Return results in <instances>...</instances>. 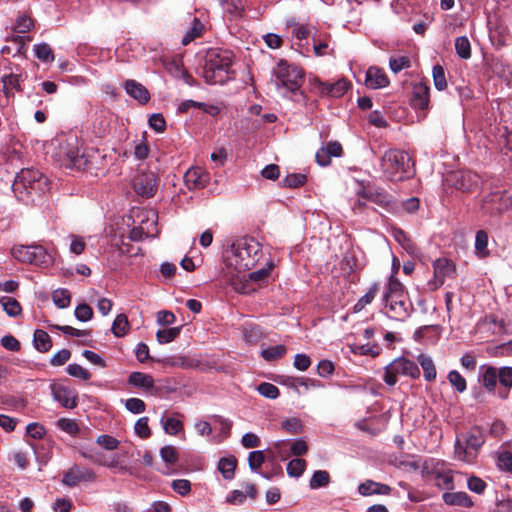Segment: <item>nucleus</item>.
<instances>
[{
  "label": "nucleus",
  "instance_id": "f257e3e1",
  "mask_svg": "<svg viewBox=\"0 0 512 512\" xmlns=\"http://www.w3.org/2000/svg\"><path fill=\"white\" fill-rule=\"evenodd\" d=\"M260 252V243L252 237H244L233 243L225 254L227 276L230 280L253 268L259 260Z\"/></svg>",
  "mask_w": 512,
  "mask_h": 512
},
{
  "label": "nucleus",
  "instance_id": "f03ea898",
  "mask_svg": "<svg viewBox=\"0 0 512 512\" xmlns=\"http://www.w3.org/2000/svg\"><path fill=\"white\" fill-rule=\"evenodd\" d=\"M234 54L232 51L222 48L209 49L204 57L202 76L207 84H224L230 78Z\"/></svg>",
  "mask_w": 512,
  "mask_h": 512
},
{
  "label": "nucleus",
  "instance_id": "7ed1b4c3",
  "mask_svg": "<svg viewBox=\"0 0 512 512\" xmlns=\"http://www.w3.org/2000/svg\"><path fill=\"white\" fill-rule=\"evenodd\" d=\"M385 314L392 320L405 321L414 311V306L404 286L393 275L390 276L383 295Z\"/></svg>",
  "mask_w": 512,
  "mask_h": 512
},
{
  "label": "nucleus",
  "instance_id": "20e7f679",
  "mask_svg": "<svg viewBox=\"0 0 512 512\" xmlns=\"http://www.w3.org/2000/svg\"><path fill=\"white\" fill-rule=\"evenodd\" d=\"M61 165L72 170H84L89 159L82 149V142L75 133L60 134L55 138Z\"/></svg>",
  "mask_w": 512,
  "mask_h": 512
},
{
  "label": "nucleus",
  "instance_id": "39448f33",
  "mask_svg": "<svg viewBox=\"0 0 512 512\" xmlns=\"http://www.w3.org/2000/svg\"><path fill=\"white\" fill-rule=\"evenodd\" d=\"M380 168L383 177L389 181H403L413 175L411 157L399 149L385 151L381 157Z\"/></svg>",
  "mask_w": 512,
  "mask_h": 512
},
{
  "label": "nucleus",
  "instance_id": "423d86ee",
  "mask_svg": "<svg viewBox=\"0 0 512 512\" xmlns=\"http://www.w3.org/2000/svg\"><path fill=\"white\" fill-rule=\"evenodd\" d=\"M480 371L479 380L489 393H494L502 400L509 398L512 388V367L496 368L484 365L481 366Z\"/></svg>",
  "mask_w": 512,
  "mask_h": 512
},
{
  "label": "nucleus",
  "instance_id": "0eeeda50",
  "mask_svg": "<svg viewBox=\"0 0 512 512\" xmlns=\"http://www.w3.org/2000/svg\"><path fill=\"white\" fill-rule=\"evenodd\" d=\"M12 189L18 198L23 199L25 196L44 193L49 189V181L39 170L26 168L16 175Z\"/></svg>",
  "mask_w": 512,
  "mask_h": 512
},
{
  "label": "nucleus",
  "instance_id": "6e6552de",
  "mask_svg": "<svg viewBox=\"0 0 512 512\" xmlns=\"http://www.w3.org/2000/svg\"><path fill=\"white\" fill-rule=\"evenodd\" d=\"M484 442V434L479 429L458 435L454 445L455 457L467 464L475 463Z\"/></svg>",
  "mask_w": 512,
  "mask_h": 512
},
{
  "label": "nucleus",
  "instance_id": "1a4fd4ad",
  "mask_svg": "<svg viewBox=\"0 0 512 512\" xmlns=\"http://www.w3.org/2000/svg\"><path fill=\"white\" fill-rule=\"evenodd\" d=\"M275 85L278 89L296 93L304 83V71L301 67L290 64L286 60H280L273 69Z\"/></svg>",
  "mask_w": 512,
  "mask_h": 512
},
{
  "label": "nucleus",
  "instance_id": "9d476101",
  "mask_svg": "<svg viewBox=\"0 0 512 512\" xmlns=\"http://www.w3.org/2000/svg\"><path fill=\"white\" fill-rule=\"evenodd\" d=\"M398 376H409L412 379H417L420 376V370L413 361L400 357L385 367L383 380L387 385L393 386L397 383Z\"/></svg>",
  "mask_w": 512,
  "mask_h": 512
},
{
  "label": "nucleus",
  "instance_id": "9b49d317",
  "mask_svg": "<svg viewBox=\"0 0 512 512\" xmlns=\"http://www.w3.org/2000/svg\"><path fill=\"white\" fill-rule=\"evenodd\" d=\"M12 256L19 262L41 265L48 261V253L41 245H15L11 249Z\"/></svg>",
  "mask_w": 512,
  "mask_h": 512
},
{
  "label": "nucleus",
  "instance_id": "f8f14e48",
  "mask_svg": "<svg viewBox=\"0 0 512 512\" xmlns=\"http://www.w3.org/2000/svg\"><path fill=\"white\" fill-rule=\"evenodd\" d=\"M158 178L154 172H140L133 179L135 192L143 197H153L157 190Z\"/></svg>",
  "mask_w": 512,
  "mask_h": 512
},
{
  "label": "nucleus",
  "instance_id": "ddd939ff",
  "mask_svg": "<svg viewBox=\"0 0 512 512\" xmlns=\"http://www.w3.org/2000/svg\"><path fill=\"white\" fill-rule=\"evenodd\" d=\"M434 277L428 282L431 290H436L442 286L447 277H451L455 272V265L447 258H439L433 263Z\"/></svg>",
  "mask_w": 512,
  "mask_h": 512
},
{
  "label": "nucleus",
  "instance_id": "4468645a",
  "mask_svg": "<svg viewBox=\"0 0 512 512\" xmlns=\"http://www.w3.org/2000/svg\"><path fill=\"white\" fill-rule=\"evenodd\" d=\"M447 181L458 190L472 191L478 186V176L471 171L451 172Z\"/></svg>",
  "mask_w": 512,
  "mask_h": 512
},
{
  "label": "nucleus",
  "instance_id": "2eb2a0df",
  "mask_svg": "<svg viewBox=\"0 0 512 512\" xmlns=\"http://www.w3.org/2000/svg\"><path fill=\"white\" fill-rule=\"evenodd\" d=\"M94 479L95 474L92 470L78 465H73L64 474L62 482L69 487H74L80 482L93 481Z\"/></svg>",
  "mask_w": 512,
  "mask_h": 512
},
{
  "label": "nucleus",
  "instance_id": "dca6fc26",
  "mask_svg": "<svg viewBox=\"0 0 512 512\" xmlns=\"http://www.w3.org/2000/svg\"><path fill=\"white\" fill-rule=\"evenodd\" d=\"M359 196L375 203L376 205L391 211L395 208V202L391 195L384 190H362Z\"/></svg>",
  "mask_w": 512,
  "mask_h": 512
},
{
  "label": "nucleus",
  "instance_id": "f3484780",
  "mask_svg": "<svg viewBox=\"0 0 512 512\" xmlns=\"http://www.w3.org/2000/svg\"><path fill=\"white\" fill-rule=\"evenodd\" d=\"M185 184L189 190L201 189L208 185L209 173L201 167L189 169L184 176Z\"/></svg>",
  "mask_w": 512,
  "mask_h": 512
},
{
  "label": "nucleus",
  "instance_id": "a211bd4d",
  "mask_svg": "<svg viewBox=\"0 0 512 512\" xmlns=\"http://www.w3.org/2000/svg\"><path fill=\"white\" fill-rule=\"evenodd\" d=\"M365 85L370 89H380L389 85V79L383 69L371 66L366 72Z\"/></svg>",
  "mask_w": 512,
  "mask_h": 512
},
{
  "label": "nucleus",
  "instance_id": "6ab92c4d",
  "mask_svg": "<svg viewBox=\"0 0 512 512\" xmlns=\"http://www.w3.org/2000/svg\"><path fill=\"white\" fill-rule=\"evenodd\" d=\"M429 87L422 82L413 86L411 103L415 109L425 110L429 105Z\"/></svg>",
  "mask_w": 512,
  "mask_h": 512
},
{
  "label": "nucleus",
  "instance_id": "aec40b11",
  "mask_svg": "<svg viewBox=\"0 0 512 512\" xmlns=\"http://www.w3.org/2000/svg\"><path fill=\"white\" fill-rule=\"evenodd\" d=\"M358 493L362 496L389 495L391 487L387 484L366 480L358 485Z\"/></svg>",
  "mask_w": 512,
  "mask_h": 512
},
{
  "label": "nucleus",
  "instance_id": "412c9836",
  "mask_svg": "<svg viewBox=\"0 0 512 512\" xmlns=\"http://www.w3.org/2000/svg\"><path fill=\"white\" fill-rule=\"evenodd\" d=\"M53 397L63 407L73 409L77 406V394L75 391L63 387L55 386L52 388Z\"/></svg>",
  "mask_w": 512,
  "mask_h": 512
},
{
  "label": "nucleus",
  "instance_id": "4be33fe9",
  "mask_svg": "<svg viewBox=\"0 0 512 512\" xmlns=\"http://www.w3.org/2000/svg\"><path fill=\"white\" fill-rule=\"evenodd\" d=\"M124 87L127 94L138 100L140 103L145 104L149 101L150 94L141 83L135 80H127Z\"/></svg>",
  "mask_w": 512,
  "mask_h": 512
},
{
  "label": "nucleus",
  "instance_id": "5701e85b",
  "mask_svg": "<svg viewBox=\"0 0 512 512\" xmlns=\"http://www.w3.org/2000/svg\"><path fill=\"white\" fill-rule=\"evenodd\" d=\"M502 195L498 192L491 193L483 200L481 210L484 214L490 216L499 215L502 211L501 200Z\"/></svg>",
  "mask_w": 512,
  "mask_h": 512
},
{
  "label": "nucleus",
  "instance_id": "b1692460",
  "mask_svg": "<svg viewBox=\"0 0 512 512\" xmlns=\"http://www.w3.org/2000/svg\"><path fill=\"white\" fill-rule=\"evenodd\" d=\"M128 383L132 386L150 391L154 388V379L151 375L142 372H132L129 375Z\"/></svg>",
  "mask_w": 512,
  "mask_h": 512
},
{
  "label": "nucleus",
  "instance_id": "393cba45",
  "mask_svg": "<svg viewBox=\"0 0 512 512\" xmlns=\"http://www.w3.org/2000/svg\"><path fill=\"white\" fill-rule=\"evenodd\" d=\"M443 500L451 506L471 507L473 502L466 492H446L443 494Z\"/></svg>",
  "mask_w": 512,
  "mask_h": 512
},
{
  "label": "nucleus",
  "instance_id": "a878e982",
  "mask_svg": "<svg viewBox=\"0 0 512 512\" xmlns=\"http://www.w3.org/2000/svg\"><path fill=\"white\" fill-rule=\"evenodd\" d=\"M21 75L10 73L2 76L3 92L7 98L14 96L15 91H20Z\"/></svg>",
  "mask_w": 512,
  "mask_h": 512
},
{
  "label": "nucleus",
  "instance_id": "bb28decb",
  "mask_svg": "<svg viewBox=\"0 0 512 512\" xmlns=\"http://www.w3.org/2000/svg\"><path fill=\"white\" fill-rule=\"evenodd\" d=\"M237 459L234 456L221 458L218 462V470L226 480H231L235 476Z\"/></svg>",
  "mask_w": 512,
  "mask_h": 512
},
{
  "label": "nucleus",
  "instance_id": "cd10ccee",
  "mask_svg": "<svg viewBox=\"0 0 512 512\" xmlns=\"http://www.w3.org/2000/svg\"><path fill=\"white\" fill-rule=\"evenodd\" d=\"M417 361L423 369L424 378L429 382L434 381L437 373L432 358L428 355L420 354L417 357Z\"/></svg>",
  "mask_w": 512,
  "mask_h": 512
},
{
  "label": "nucleus",
  "instance_id": "c85d7f7f",
  "mask_svg": "<svg viewBox=\"0 0 512 512\" xmlns=\"http://www.w3.org/2000/svg\"><path fill=\"white\" fill-rule=\"evenodd\" d=\"M130 329L128 318L125 314H119L113 321L111 331L116 337L125 336Z\"/></svg>",
  "mask_w": 512,
  "mask_h": 512
},
{
  "label": "nucleus",
  "instance_id": "c756f323",
  "mask_svg": "<svg viewBox=\"0 0 512 512\" xmlns=\"http://www.w3.org/2000/svg\"><path fill=\"white\" fill-rule=\"evenodd\" d=\"M34 345L39 352H47L52 347L49 334L44 330L37 329L34 332Z\"/></svg>",
  "mask_w": 512,
  "mask_h": 512
},
{
  "label": "nucleus",
  "instance_id": "7c9ffc66",
  "mask_svg": "<svg viewBox=\"0 0 512 512\" xmlns=\"http://www.w3.org/2000/svg\"><path fill=\"white\" fill-rule=\"evenodd\" d=\"M287 353V348L284 345L269 346L261 351V356L266 361H275L283 358Z\"/></svg>",
  "mask_w": 512,
  "mask_h": 512
},
{
  "label": "nucleus",
  "instance_id": "2f4dec72",
  "mask_svg": "<svg viewBox=\"0 0 512 512\" xmlns=\"http://www.w3.org/2000/svg\"><path fill=\"white\" fill-rule=\"evenodd\" d=\"M349 83L342 79L335 83L325 84L323 91L332 97H341L348 89Z\"/></svg>",
  "mask_w": 512,
  "mask_h": 512
},
{
  "label": "nucleus",
  "instance_id": "473e14b6",
  "mask_svg": "<svg viewBox=\"0 0 512 512\" xmlns=\"http://www.w3.org/2000/svg\"><path fill=\"white\" fill-rule=\"evenodd\" d=\"M329 36L328 35H321V34H315L312 37L313 42V49L316 56H324L328 54V48H329Z\"/></svg>",
  "mask_w": 512,
  "mask_h": 512
},
{
  "label": "nucleus",
  "instance_id": "72a5a7b5",
  "mask_svg": "<svg viewBox=\"0 0 512 512\" xmlns=\"http://www.w3.org/2000/svg\"><path fill=\"white\" fill-rule=\"evenodd\" d=\"M330 483V475L325 470H317L313 473L309 486L311 489H319L328 486Z\"/></svg>",
  "mask_w": 512,
  "mask_h": 512
},
{
  "label": "nucleus",
  "instance_id": "f704fd0d",
  "mask_svg": "<svg viewBox=\"0 0 512 512\" xmlns=\"http://www.w3.org/2000/svg\"><path fill=\"white\" fill-rule=\"evenodd\" d=\"M378 291H379V286H378L377 283H374L369 288V290L365 293V295L362 296L357 301V303L354 306V311L355 312H360L361 310H363L366 305L370 304L374 300V298H375L376 294L378 293Z\"/></svg>",
  "mask_w": 512,
  "mask_h": 512
},
{
  "label": "nucleus",
  "instance_id": "c9c22d12",
  "mask_svg": "<svg viewBox=\"0 0 512 512\" xmlns=\"http://www.w3.org/2000/svg\"><path fill=\"white\" fill-rule=\"evenodd\" d=\"M455 50L457 55L462 59H469L471 57V45L466 36L457 37L455 39Z\"/></svg>",
  "mask_w": 512,
  "mask_h": 512
},
{
  "label": "nucleus",
  "instance_id": "e433bc0d",
  "mask_svg": "<svg viewBox=\"0 0 512 512\" xmlns=\"http://www.w3.org/2000/svg\"><path fill=\"white\" fill-rule=\"evenodd\" d=\"M181 332V327H172L158 330L156 333L157 341L160 344H167L176 339Z\"/></svg>",
  "mask_w": 512,
  "mask_h": 512
},
{
  "label": "nucleus",
  "instance_id": "4c0bfd02",
  "mask_svg": "<svg viewBox=\"0 0 512 512\" xmlns=\"http://www.w3.org/2000/svg\"><path fill=\"white\" fill-rule=\"evenodd\" d=\"M0 303L5 312L12 317L18 316L21 313V306L19 302L12 297H1Z\"/></svg>",
  "mask_w": 512,
  "mask_h": 512
},
{
  "label": "nucleus",
  "instance_id": "58836bf2",
  "mask_svg": "<svg viewBox=\"0 0 512 512\" xmlns=\"http://www.w3.org/2000/svg\"><path fill=\"white\" fill-rule=\"evenodd\" d=\"M34 52L36 57L42 62H53L54 53L47 43H41L34 46Z\"/></svg>",
  "mask_w": 512,
  "mask_h": 512
},
{
  "label": "nucleus",
  "instance_id": "ea45409f",
  "mask_svg": "<svg viewBox=\"0 0 512 512\" xmlns=\"http://www.w3.org/2000/svg\"><path fill=\"white\" fill-rule=\"evenodd\" d=\"M52 300L58 308H66L70 305L71 295L67 289H57L52 293Z\"/></svg>",
  "mask_w": 512,
  "mask_h": 512
},
{
  "label": "nucleus",
  "instance_id": "a19ab883",
  "mask_svg": "<svg viewBox=\"0 0 512 512\" xmlns=\"http://www.w3.org/2000/svg\"><path fill=\"white\" fill-rule=\"evenodd\" d=\"M305 469L306 461L301 458L293 459L287 464V474L290 477H300L304 473Z\"/></svg>",
  "mask_w": 512,
  "mask_h": 512
},
{
  "label": "nucleus",
  "instance_id": "79ce46f5",
  "mask_svg": "<svg viewBox=\"0 0 512 512\" xmlns=\"http://www.w3.org/2000/svg\"><path fill=\"white\" fill-rule=\"evenodd\" d=\"M256 390L260 395L268 399H276L280 395L279 388L269 382L260 383Z\"/></svg>",
  "mask_w": 512,
  "mask_h": 512
},
{
  "label": "nucleus",
  "instance_id": "37998d69",
  "mask_svg": "<svg viewBox=\"0 0 512 512\" xmlns=\"http://www.w3.org/2000/svg\"><path fill=\"white\" fill-rule=\"evenodd\" d=\"M163 65L166 70L174 77L181 78L184 76L185 71L183 69L182 64L176 59H166L162 60Z\"/></svg>",
  "mask_w": 512,
  "mask_h": 512
},
{
  "label": "nucleus",
  "instance_id": "c03bdc74",
  "mask_svg": "<svg viewBox=\"0 0 512 512\" xmlns=\"http://www.w3.org/2000/svg\"><path fill=\"white\" fill-rule=\"evenodd\" d=\"M350 350L352 353L358 355H370L372 357H376L379 355V350L376 345L352 344L350 345Z\"/></svg>",
  "mask_w": 512,
  "mask_h": 512
},
{
  "label": "nucleus",
  "instance_id": "a18cd8bd",
  "mask_svg": "<svg viewBox=\"0 0 512 512\" xmlns=\"http://www.w3.org/2000/svg\"><path fill=\"white\" fill-rule=\"evenodd\" d=\"M447 378L449 383L456 389L457 392L462 393L466 390V380L458 371H450Z\"/></svg>",
  "mask_w": 512,
  "mask_h": 512
},
{
  "label": "nucleus",
  "instance_id": "49530a36",
  "mask_svg": "<svg viewBox=\"0 0 512 512\" xmlns=\"http://www.w3.org/2000/svg\"><path fill=\"white\" fill-rule=\"evenodd\" d=\"M203 25L198 19L193 20V27L186 32V34L182 38V44L188 45L195 38L199 37L202 33Z\"/></svg>",
  "mask_w": 512,
  "mask_h": 512
},
{
  "label": "nucleus",
  "instance_id": "de8ad7c7",
  "mask_svg": "<svg viewBox=\"0 0 512 512\" xmlns=\"http://www.w3.org/2000/svg\"><path fill=\"white\" fill-rule=\"evenodd\" d=\"M266 456L263 451L256 450L249 453L248 464L252 471H258L265 462Z\"/></svg>",
  "mask_w": 512,
  "mask_h": 512
},
{
  "label": "nucleus",
  "instance_id": "09e8293b",
  "mask_svg": "<svg viewBox=\"0 0 512 512\" xmlns=\"http://www.w3.org/2000/svg\"><path fill=\"white\" fill-rule=\"evenodd\" d=\"M432 74L435 88L440 91L444 90L447 87V81L443 67L440 65H435L433 67Z\"/></svg>",
  "mask_w": 512,
  "mask_h": 512
},
{
  "label": "nucleus",
  "instance_id": "8fccbe9b",
  "mask_svg": "<svg viewBox=\"0 0 512 512\" xmlns=\"http://www.w3.org/2000/svg\"><path fill=\"white\" fill-rule=\"evenodd\" d=\"M162 425L164 431L171 435H176L183 429L182 422L179 419L173 417L162 420Z\"/></svg>",
  "mask_w": 512,
  "mask_h": 512
},
{
  "label": "nucleus",
  "instance_id": "3c124183",
  "mask_svg": "<svg viewBox=\"0 0 512 512\" xmlns=\"http://www.w3.org/2000/svg\"><path fill=\"white\" fill-rule=\"evenodd\" d=\"M410 58L407 56L391 57L389 67L394 73H399L403 69L410 67Z\"/></svg>",
  "mask_w": 512,
  "mask_h": 512
},
{
  "label": "nucleus",
  "instance_id": "603ef678",
  "mask_svg": "<svg viewBox=\"0 0 512 512\" xmlns=\"http://www.w3.org/2000/svg\"><path fill=\"white\" fill-rule=\"evenodd\" d=\"M281 428L290 434H298L303 431V425L298 418H289L282 421Z\"/></svg>",
  "mask_w": 512,
  "mask_h": 512
},
{
  "label": "nucleus",
  "instance_id": "864d4df0",
  "mask_svg": "<svg viewBox=\"0 0 512 512\" xmlns=\"http://www.w3.org/2000/svg\"><path fill=\"white\" fill-rule=\"evenodd\" d=\"M33 27L34 20L27 15H21L17 18L14 29L17 33H26Z\"/></svg>",
  "mask_w": 512,
  "mask_h": 512
},
{
  "label": "nucleus",
  "instance_id": "5fc2aeb1",
  "mask_svg": "<svg viewBox=\"0 0 512 512\" xmlns=\"http://www.w3.org/2000/svg\"><path fill=\"white\" fill-rule=\"evenodd\" d=\"M67 372L70 376L80 378L82 380H89L91 378V373L83 368L81 365L73 363L68 365Z\"/></svg>",
  "mask_w": 512,
  "mask_h": 512
},
{
  "label": "nucleus",
  "instance_id": "6e6d98bb",
  "mask_svg": "<svg viewBox=\"0 0 512 512\" xmlns=\"http://www.w3.org/2000/svg\"><path fill=\"white\" fill-rule=\"evenodd\" d=\"M488 235L484 230H479L475 237V249L476 251L485 256L487 254Z\"/></svg>",
  "mask_w": 512,
  "mask_h": 512
},
{
  "label": "nucleus",
  "instance_id": "4d7b16f0",
  "mask_svg": "<svg viewBox=\"0 0 512 512\" xmlns=\"http://www.w3.org/2000/svg\"><path fill=\"white\" fill-rule=\"evenodd\" d=\"M306 182V176L304 174H290L283 179V186L289 188H297L304 185Z\"/></svg>",
  "mask_w": 512,
  "mask_h": 512
},
{
  "label": "nucleus",
  "instance_id": "13d9d810",
  "mask_svg": "<svg viewBox=\"0 0 512 512\" xmlns=\"http://www.w3.org/2000/svg\"><path fill=\"white\" fill-rule=\"evenodd\" d=\"M161 458L165 463L175 464L178 460V453L174 446L167 445L160 450Z\"/></svg>",
  "mask_w": 512,
  "mask_h": 512
},
{
  "label": "nucleus",
  "instance_id": "bf43d9fd",
  "mask_svg": "<svg viewBox=\"0 0 512 512\" xmlns=\"http://www.w3.org/2000/svg\"><path fill=\"white\" fill-rule=\"evenodd\" d=\"M125 407L128 411L133 414L143 413L146 409V405L143 400L139 398H129L125 402Z\"/></svg>",
  "mask_w": 512,
  "mask_h": 512
},
{
  "label": "nucleus",
  "instance_id": "052dcab7",
  "mask_svg": "<svg viewBox=\"0 0 512 512\" xmlns=\"http://www.w3.org/2000/svg\"><path fill=\"white\" fill-rule=\"evenodd\" d=\"M75 317L82 322H87L92 319L93 317V310L92 308L83 303L79 304L75 309Z\"/></svg>",
  "mask_w": 512,
  "mask_h": 512
},
{
  "label": "nucleus",
  "instance_id": "680f3d73",
  "mask_svg": "<svg viewBox=\"0 0 512 512\" xmlns=\"http://www.w3.org/2000/svg\"><path fill=\"white\" fill-rule=\"evenodd\" d=\"M134 429L136 434L143 439H146L151 435V430L148 426L147 417H141L140 419H138L137 422L135 423Z\"/></svg>",
  "mask_w": 512,
  "mask_h": 512
},
{
  "label": "nucleus",
  "instance_id": "e2e57ef3",
  "mask_svg": "<svg viewBox=\"0 0 512 512\" xmlns=\"http://www.w3.org/2000/svg\"><path fill=\"white\" fill-rule=\"evenodd\" d=\"M172 489L181 496H185L191 491V483L187 479H177L171 484Z\"/></svg>",
  "mask_w": 512,
  "mask_h": 512
},
{
  "label": "nucleus",
  "instance_id": "0e129e2a",
  "mask_svg": "<svg viewBox=\"0 0 512 512\" xmlns=\"http://www.w3.org/2000/svg\"><path fill=\"white\" fill-rule=\"evenodd\" d=\"M273 267L274 264L272 262L268 263L267 267L251 272L249 278L255 282H262L268 278Z\"/></svg>",
  "mask_w": 512,
  "mask_h": 512
},
{
  "label": "nucleus",
  "instance_id": "69168bd1",
  "mask_svg": "<svg viewBox=\"0 0 512 512\" xmlns=\"http://www.w3.org/2000/svg\"><path fill=\"white\" fill-rule=\"evenodd\" d=\"M58 427L71 435H76L79 432L78 424L74 420L68 418L59 419Z\"/></svg>",
  "mask_w": 512,
  "mask_h": 512
},
{
  "label": "nucleus",
  "instance_id": "338daca9",
  "mask_svg": "<svg viewBox=\"0 0 512 512\" xmlns=\"http://www.w3.org/2000/svg\"><path fill=\"white\" fill-rule=\"evenodd\" d=\"M149 126L158 133H162L166 128V121L162 114L156 113L149 118Z\"/></svg>",
  "mask_w": 512,
  "mask_h": 512
},
{
  "label": "nucleus",
  "instance_id": "774afa93",
  "mask_svg": "<svg viewBox=\"0 0 512 512\" xmlns=\"http://www.w3.org/2000/svg\"><path fill=\"white\" fill-rule=\"evenodd\" d=\"M498 466L500 469L512 472V453L504 451L498 456Z\"/></svg>",
  "mask_w": 512,
  "mask_h": 512
}]
</instances>
